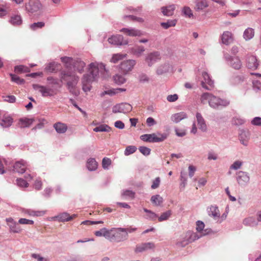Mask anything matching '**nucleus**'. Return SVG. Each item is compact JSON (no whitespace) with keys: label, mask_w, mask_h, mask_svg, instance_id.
<instances>
[{"label":"nucleus","mask_w":261,"mask_h":261,"mask_svg":"<svg viewBox=\"0 0 261 261\" xmlns=\"http://www.w3.org/2000/svg\"><path fill=\"white\" fill-rule=\"evenodd\" d=\"M89 71L90 74H84L82 79V89L85 92L90 91L92 87L91 83L95 79L98 72L106 71L105 65L96 62L91 63L89 65Z\"/></svg>","instance_id":"1"},{"label":"nucleus","mask_w":261,"mask_h":261,"mask_svg":"<svg viewBox=\"0 0 261 261\" xmlns=\"http://www.w3.org/2000/svg\"><path fill=\"white\" fill-rule=\"evenodd\" d=\"M200 101L203 104L208 102L209 105L213 108H217L219 106H227L229 103L228 101L220 99L207 92L203 93L201 96Z\"/></svg>","instance_id":"2"},{"label":"nucleus","mask_w":261,"mask_h":261,"mask_svg":"<svg viewBox=\"0 0 261 261\" xmlns=\"http://www.w3.org/2000/svg\"><path fill=\"white\" fill-rule=\"evenodd\" d=\"M106 234V239L111 241L120 242L127 239L128 234L125 228L112 229Z\"/></svg>","instance_id":"3"},{"label":"nucleus","mask_w":261,"mask_h":261,"mask_svg":"<svg viewBox=\"0 0 261 261\" xmlns=\"http://www.w3.org/2000/svg\"><path fill=\"white\" fill-rule=\"evenodd\" d=\"M201 236L191 231L186 232L182 236L181 241L177 243L179 246L184 247L195 240L198 239Z\"/></svg>","instance_id":"4"},{"label":"nucleus","mask_w":261,"mask_h":261,"mask_svg":"<svg viewBox=\"0 0 261 261\" xmlns=\"http://www.w3.org/2000/svg\"><path fill=\"white\" fill-rule=\"evenodd\" d=\"M167 137L166 134H145L141 136L140 138L145 142H159L165 140Z\"/></svg>","instance_id":"5"},{"label":"nucleus","mask_w":261,"mask_h":261,"mask_svg":"<svg viewBox=\"0 0 261 261\" xmlns=\"http://www.w3.org/2000/svg\"><path fill=\"white\" fill-rule=\"evenodd\" d=\"M42 8V5L39 0H29L25 3V10L29 13L40 12Z\"/></svg>","instance_id":"6"},{"label":"nucleus","mask_w":261,"mask_h":261,"mask_svg":"<svg viewBox=\"0 0 261 261\" xmlns=\"http://www.w3.org/2000/svg\"><path fill=\"white\" fill-rule=\"evenodd\" d=\"M62 80L67 81V84L69 87H73L77 83L79 78L74 74L69 71H62L61 72Z\"/></svg>","instance_id":"7"},{"label":"nucleus","mask_w":261,"mask_h":261,"mask_svg":"<svg viewBox=\"0 0 261 261\" xmlns=\"http://www.w3.org/2000/svg\"><path fill=\"white\" fill-rule=\"evenodd\" d=\"M136 63L135 60H127L121 62L119 68L124 74H126L132 70Z\"/></svg>","instance_id":"8"},{"label":"nucleus","mask_w":261,"mask_h":261,"mask_svg":"<svg viewBox=\"0 0 261 261\" xmlns=\"http://www.w3.org/2000/svg\"><path fill=\"white\" fill-rule=\"evenodd\" d=\"M132 110V106L127 103H122L120 104H117L114 106L112 109V112L114 113H127L130 112Z\"/></svg>","instance_id":"9"},{"label":"nucleus","mask_w":261,"mask_h":261,"mask_svg":"<svg viewBox=\"0 0 261 261\" xmlns=\"http://www.w3.org/2000/svg\"><path fill=\"white\" fill-rule=\"evenodd\" d=\"M225 58L232 68L237 70L240 69L241 68L242 64L239 57H231L227 54L225 55Z\"/></svg>","instance_id":"10"},{"label":"nucleus","mask_w":261,"mask_h":261,"mask_svg":"<svg viewBox=\"0 0 261 261\" xmlns=\"http://www.w3.org/2000/svg\"><path fill=\"white\" fill-rule=\"evenodd\" d=\"M202 75L203 77V80L201 82L202 87L207 90H212L214 87V82L206 72H203Z\"/></svg>","instance_id":"11"},{"label":"nucleus","mask_w":261,"mask_h":261,"mask_svg":"<svg viewBox=\"0 0 261 261\" xmlns=\"http://www.w3.org/2000/svg\"><path fill=\"white\" fill-rule=\"evenodd\" d=\"M109 43L115 45H125L128 43L127 40H124L123 37L121 35H113L108 39Z\"/></svg>","instance_id":"12"},{"label":"nucleus","mask_w":261,"mask_h":261,"mask_svg":"<svg viewBox=\"0 0 261 261\" xmlns=\"http://www.w3.org/2000/svg\"><path fill=\"white\" fill-rule=\"evenodd\" d=\"M161 58L160 54L158 51H154L150 53L146 56L145 61L148 64V66H150L159 61Z\"/></svg>","instance_id":"13"},{"label":"nucleus","mask_w":261,"mask_h":261,"mask_svg":"<svg viewBox=\"0 0 261 261\" xmlns=\"http://www.w3.org/2000/svg\"><path fill=\"white\" fill-rule=\"evenodd\" d=\"M13 170L14 172L22 174L27 169V162L23 160L16 162L13 165Z\"/></svg>","instance_id":"14"},{"label":"nucleus","mask_w":261,"mask_h":261,"mask_svg":"<svg viewBox=\"0 0 261 261\" xmlns=\"http://www.w3.org/2000/svg\"><path fill=\"white\" fill-rule=\"evenodd\" d=\"M155 247V245L153 242H148L142 243L138 245L135 249L136 252H142L147 251L149 249H153Z\"/></svg>","instance_id":"15"},{"label":"nucleus","mask_w":261,"mask_h":261,"mask_svg":"<svg viewBox=\"0 0 261 261\" xmlns=\"http://www.w3.org/2000/svg\"><path fill=\"white\" fill-rule=\"evenodd\" d=\"M33 87L35 89L38 90L43 96H52L54 94L53 90L50 88L38 85H34Z\"/></svg>","instance_id":"16"},{"label":"nucleus","mask_w":261,"mask_h":261,"mask_svg":"<svg viewBox=\"0 0 261 261\" xmlns=\"http://www.w3.org/2000/svg\"><path fill=\"white\" fill-rule=\"evenodd\" d=\"M249 176L247 173L243 171H239L237 174V179L239 184L244 185L249 181Z\"/></svg>","instance_id":"17"},{"label":"nucleus","mask_w":261,"mask_h":261,"mask_svg":"<svg viewBox=\"0 0 261 261\" xmlns=\"http://www.w3.org/2000/svg\"><path fill=\"white\" fill-rule=\"evenodd\" d=\"M76 217V215L75 214L70 216L67 213H63L56 216L55 218L60 222H67L71 221Z\"/></svg>","instance_id":"18"},{"label":"nucleus","mask_w":261,"mask_h":261,"mask_svg":"<svg viewBox=\"0 0 261 261\" xmlns=\"http://www.w3.org/2000/svg\"><path fill=\"white\" fill-rule=\"evenodd\" d=\"M196 117L199 128L202 132L206 131L207 129L206 124L201 114L200 113L197 112L196 114Z\"/></svg>","instance_id":"19"},{"label":"nucleus","mask_w":261,"mask_h":261,"mask_svg":"<svg viewBox=\"0 0 261 261\" xmlns=\"http://www.w3.org/2000/svg\"><path fill=\"white\" fill-rule=\"evenodd\" d=\"M222 42L223 44L228 45L232 43L233 40L232 34L229 31H226L223 33L221 36Z\"/></svg>","instance_id":"20"},{"label":"nucleus","mask_w":261,"mask_h":261,"mask_svg":"<svg viewBox=\"0 0 261 261\" xmlns=\"http://www.w3.org/2000/svg\"><path fill=\"white\" fill-rule=\"evenodd\" d=\"M175 9V6L174 5H171L166 7H162L161 8V11L164 15L170 16L174 14Z\"/></svg>","instance_id":"21"},{"label":"nucleus","mask_w":261,"mask_h":261,"mask_svg":"<svg viewBox=\"0 0 261 261\" xmlns=\"http://www.w3.org/2000/svg\"><path fill=\"white\" fill-rule=\"evenodd\" d=\"M120 32H123L129 36L133 37L140 36L142 35L140 31L133 29H129L123 28L120 30Z\"/></svg>","instance_id":"22"},{"label":"nucleus","mask_w":261,"mask_h":261,"mask_svg":"<svg viewBox=\"0 0 261 261\" xmlns=\"http://www.w3.org/2000/svg\"><path fill=\"white\" fill-rule=\"evenodd\" d=\"M258 66V63L255 56H250L248 58L247 66L251 69H256Z\"/></svg>","instance_id":"23"},{"label":"nucleus","mask_w":261,"mask_h":261,"mask_svg":"<svg viewBox=\"0 0 261 261\" xmlns=\"http://www.w3.org/2000/svg\"><path fill=\"white\" fill-rule=\"evenodd\" d=\"M34 119H29L27 118H21L18 122V126L20 128L29 127L34 122Z\"/></svg>","instance_id":"24"},{"label":"nucleus","mask_w":261,"mask_h":261,"mask_svg":"<svg viewBox=\"0 0 261 261\" xmlns=\"http://www.w3.org/2000/svg\"><path fill=\"white\" fill-rule=\"evenodd\" d=\"M54 128L59 134L65 133L67 130V126L66 124L62 122H57L54 124Z\"/></svg>","instance_id":"25"},{"label":"nucleus","mask_w":261,"mask_h":261,"mask_svg":"<svg viewBox=\"0 0 261 261\" xmlns=\"http://www.w3.org/2000/svg\"><path fill=\"white\" fill-rule=\"evenodd\" d=\"M187 117V115L186 113L184 112H181L172 115L171 117V119L173 122L178 123Z\"/></svg>","instance_id":"26"},{"label":"nucleus","mask_w":261,"mask_h":261,"mask_svg":"<svg viewBox=\"0 0 261 261\" xmlns=\"http://www.w3.org/2000/svg\"><path fill=\"white\" fill-rule=\"evenodd\" d=\"M13 123V119L10 116H4L2 119L0 124L4 127L10 126Z\"/></svg>","instance_id":"27"},{"label":"nucleus","mask_w":261,"mask_h":261,"mask_svg":"<svg viewBox=\"0 0 261 261\" xmlns=\"http://www.w3.org/2000/svg\"><path fill=\"white\" fill-rule=\"evenodd\" d=\"M240 141L242 144L245 146L248 145V141L249 139V134L248 132H243L240 135Z\"/></svg>","instance_id":"28"},{"label":"nucleus","mask_w":261,"mask_h":261,"mask_svg":"<svg viewBox=\"0 0 261 261\" xmlns=\"http://www.w3.org/2000/svg\"><path fill=\"white\" fill-rule=\"evenodd\" d=\"M204 227V224L201 221H198L196 222V230L200 232V236H204L208 233V232H206V230H203Z\"/></svg>","instance_id":"29"},{"label":"nucleus","mask_w":261,"mask_h":261,"mask_svg":"<svg viewBox=\"0 0 261 261\" xmlns=\"http://www.w3.org/2000/svg\"><path fill=\"white\" fill-rule=\"evenodd\" d=\"M74 68L80 73L83 71L84 68L85 67V63L81 60H76L74 62Z\"/></svg>","instance_id":"30"},{"label":"nucleus","mask_w":261,"mask_h":261,"mask_svg":"<svg viewBox=\"0 0 261 261\" xmlns=\"http://www.w3.org/2000/svg\"><path fill=\"white\" fill-rule=\"evenodd\" d=\"M208 6L207 0H197L196 4V9L198 10H202Z\"/></svg>","instance_id":"31"},{"label":"nucleus","mask_w":261,"mask_h":261,"mask_svg":"<svg viewBox=\"0 0 261 261\" xmlns=\"http://www.w3.org/2000/svg\"><path fill=\"white\" fill-rule=\"evenodd\" d=\"M254 35V30L252 28H248L246 29L243 34V36L244 39L246 40H248L251 39L253 37Z\"/></svg>","instance_id":"32"},{"label":"nucleus","mask_w":261,"mask_h":261,"mask_svg":"<svg viewBox=\"0 0 261 261\" xmlns=\"http://www.w3.org/2000/svg\"><path fill=\"white\" fill-rule=\"evenodd\" d=\"M87 167L90 171H93L97 168V163L94 159H89L87 162Z\"/></svg>","instance_id":"33"},{"label":"nucleus","mask_w":261,"mask_h":261,"mask_svg":"<svg viewBox=\"0 0 261 261\" xmlns=\"http://www.w3.org/2000/svg\"><path fill=\"white\" fill-rule=\"evenodd\" d=\"M143 211L147 213V215L145 216L146 219H149L152 221H155L156 220L158 215L155 213L146 208H144Z\"/></svg>","instance_id":"34"},{"label":"nucleus","mask_w":261,"mask_h":261,"mask_svg":"<svg viewBox=\"0 0 261 261\" xmlns=\"http://www.w3.org/2000/svg\"><path fill=\"white\" fill-rule=\"evenodd\" d=\"M150 200L156 206L160 205L163 202V199L160 195L152 196Z\"/></svg>","instance_id":"35"},{"label":"nucleus","mask_w":261,"mask_h":261,"mask_svg":"<svg viewBox=\"0 0 261 261\" xmlns=\"http://www.w3.org/2000/svg\"><path fill=\"white\" fill-rule=\"evenodd\" d=\"M111 130V127L107 124H100L93 129L95 132H109Z\"/></svg>","instance_id":"36"},{"label":"nucleus","mask_w":261,"mask_h":261,"mask_svg":"<svg viewBox=\"0 0 261 261\" xmlns=\"http://www.w3.org/2000/svg\"><path fill=\"white\" fill-rule=\"evenodd\" d=\"M14 71L17 73H27L30 71V68L24 65L16 66L14 68Z\"/></svg>","instance_id":"37"},{"label":"nucleus","mask_w":261,"mask_h":261,"mask_svg":"<svg viewBox=\"0 0 261 261\" xmlns=\"http://www.w3.org/2000/svg\"><path fill=\"white\" fill-rule=\"evenodd\" d=\"M22 20L20 15L12 16L10 19V22L14 25H19L22 23Z\"/></svg>","instance_id":"38"},{"label":"nucleus","mask_w":261,"mask_h":261,"mask_svg":"<svg viewBox=\"0 0 261 261\" xmlns=\"http://www.w3.org/2000/svg\"><path fill=\"white\" fill-rule=\"evenodd\" d=\"M114 82L118 85H121L125 83L126 79L124 76L119 74H116L113 76Z\"/></svg>","instance_id":"39"},{"label":"nucleus","mask_w":261,"mask_h":261,"mask_svg":"<svg viewBox=\"0 0 261 261\" xmlns=\"http://www.w3.org/2000/svg\"><path fill=\"white\" fill-rule=\"evenodd\" d=\"M126 57V54H114L110 60V62L116 63L119 61L122 60Z\"/></svg>","instance_id":"40"},{"label":"nucleus","mask_w":261,"mask_h":261,"mask_svg":"<svg viewBox=\"0 0 261 261\" xmlns=\"http://www.w3.org/2000/svg\"><path fill=\"white\" fill-rule=\"evenodd\" d=\"M144 50L145 49L143 46H135L132 48V53L138 57L140 56Z\"/></svg>","instance_id":"41"},{"label":"nucleus","mask_w":261,"mask_h":261,"mask_svg":"<svg viewBox=\"0 0 261 261\" xmlns=\"http://www.w3.org/2000/svg\"><path fill=\"white\" fill-rule=\"evenodd\" d=\"M209 214L214 218H219L220 216V212L218 208L216 206H211L210 207Z\"/></svg>","instance_id":"42"},{"label":"nucleus","mask_w":261,"mask_h":261,"mask_svg":"<svg viewBox=\"0 0 261 261\" xmlns=\"http://www.w3.org/2000/svg\"><path fill=\"white\" fill-rule=\"evenodd\" d=\"M177 22V20L176 19L171 20H168L166 22H162L161 23V26L165 29H167L170 27H174Z\"/></svg>","instance_id":"43"},{"label":"nucleus","mask_w":261,"mask_h":261,"mask_svg":"<svg viewBox=\"0 0 261 261\" xmlns=\"http://www.w3.org/2000/svg\"><path fill=\"white\" fill-rule=\"evenodd\" d=\"M61 59L62 62L65 64V65L67 68H70V65L72 63L74 64L73 60L71 58L64 57L61 58Z\"/></svg>","instance_id":"44"},{"label":"nucleus","mask_w":261,"mask_h":261,"mask_svg":"<svg viewBox=\"0 0 261 261\" xmlns=\"http://www.w3.org/2000/svg\"><path fill=\"white\" fill-rule=\"evenodd\" d=\"M137 150V147L135 146H128L126 147L124 151V154L125 155H129L133 154Z\"/></svg>","instance_id":"45"},{"label":"nucleus","mask_w":261,"mask_h":261,"mask_svg":"<svg viewBox=\"0 0 261 261\" xmlns=\"http://www.w3.org/2000/svg\"><path fill=\"white\" fill-rule=\"evenodd\" d=\"M11 231L14 233H19L21 231L20 226L15 222L13 224H9Z\"/></svg>","instance_id":"46"},{"label":"nucleus","mask_w":261,"mask_h":261,"mask_svg":"<svg viewBox=\"0 0 261 261\" xmlns=\"http://www.w3.org/2000/svg\"><path fill=\"white\" fill-rule=\"evenodd\" d=\"M171 215V211H168L165 213L162 214V215L158 218V220L160 222H162L167 220Z\"/></svg>","instance_id":"47"},{"label":"nucleus","mask_w":261,"mask_h":261,"mask_svg":"<svg viewBox=\"0 0 261 261\" xmlns=\"http://www.w3.org/2000/svg\"><path fill=\"white\" fill-rule=\"evenodd\" d=\"M45 23L43 22H35L30 25V28L33 31H35L38 29H41L44 27Z\"/></svg>","instance_id":"48"},{"label":"nucleus","mask_w":261,"mask_h":261,"mask_svg":"<svg viewBox=\"0 0 261 261\" xmlns=\"http://www.w3.org/2000/svg\"><path fill=\"white\" fill-rule=\"evenodd\" d=\"M10 75L11 77V80L17 84H22L24 82L23 79H20L19 76L15 74H10Z\"/></svg>","instance_id":"49"},{"label":"nucleus","mask_w":261,"mask_h":261,"mask_svg":"<svg viewBox=\"0 0 261 261\" xmlns=\"http://www.w3.org/2000/svg\"><path fill=\"white\" fill-rule=\"evenodd\" d=\"M242 164V162L240 161H236L231 165L230 169L237 170L240 169Z\"/></svg>","instance_id":"50"},{"label":"nucleus","mask_w":261,"mask_h":261,"mask_svg":"<svg viewBox=\"0 0 261 261\" xmlns=\"http://www.w3.org/2000/svg\"><path fill=\"white\" fill-rule=\"evenodd\" d=\"M139 150L141 153L144 155H148L150 154L151 150L146 147L141 146L139 148Z\"/></svg>","instance_id":"51"},{"label":"nucleus","mask_w":261,"mask_h":261,"mask_svg":"<svg viewBox=\"0 0 261 261\" xmlns=\"http://www.w3.org/2000/svg\"><path fill=\"white\" fill-rule=\"evenodd\" d=\"M3 98H4V100L5 101L10 103H14L16 100V98L14 95L4 96H3Z\"/></svg>","instance_id":"52"},{"label":"nucleus","mask_w":261,"mask_h":261,"mask_svg":"<svg viewBox=\"0 0 261 261\" xmlns=\"http://www.w3.org/2000/svg\"><path fill=\"white\" fill-rule=\"evenodd\" d=\"M109 230H107L106 228H102L99 231H96L95 232L94 234L96 236L101 237L103 236L106 238V234H107V232Z\"/></svg>","instance_id":"53"},{"label":"nucleus","mask_w":261,"mask_h":261,"mask_svg":"<svg viewBox=\"0 0 261 261\" xmlns=\"http://www.w3.org/2000/svg\"><path fill=\"white\" fill-rule=\"evenodd\" d=\"M182 11L186 16H188L189 18H191L192 16H193L192 11L189 7H185L183 8Z\"/></svg>","instance_id":"54"},{"label":"nucleus","mask_w":261,"mask_h":261,"mask_svg":"<svg viewBox=\"0 0 261 261\" xmlns=\"http://www.w3.org/2000/svg\"><path fill=\"white\" fill-rule=\"evenodd\" d=\"M176 135L178 137H184L186 135V130L185 129H180L178 128H175Z\"/></svg>","instance_id":"55"},{"label":"nucleus","mask_w":261,"mask_h":261,"mask_svg":"<svg viewBox=\"0 0 261 261\" xmlns=\"http://www.w3.org/2000/svg\"><path fill=\"white\" fill-rule=\"evenodd\" d=\"M111 160L108 158H104L102 161V165L104 169L108 168V167L111 165Z\"/></svg>","instance_id":"56"},{"label":"nucleus","mask_w":261,"mask_h":261,"mask_svg":"<svg viewBox=\"0 0 261 261\" xmlns=\"http://www.w3.org/2000/svg\"><path fill=\"white\" fill-rule=\"evenodd\" d=\"M17 184L21 187H28L29 184L23 179L19 178L17 179Z\"/></svg>","instance_id":"57"},{"label":"nucleus","mask_w":261,"mask_h":261,"mask_svg":"<svg viewBox=\"0 0 261 261\" xmlns=\"http://www.w3.org/2000/svg\"><path fill=\"white\" fill-rule=\"evenodd\" d=\"M245 120L239 117H234L232 119V123L235 125H242L244 124Z\"/></svg>","instance_id":"58"},{"label":"nucleus","mask_w":261,"mask_h":261,"mask_svg":"<svg viewBox=\"0 0 261 261\" xmlns=\"http://www.w3.org/2000/svg\"><path fill=\"white\" fill-rule=\"evenodd\" d=\"M18 223L20 224H30L33 225L34 224V221L31 220L27 219L25 218H20Z\"/></svg>","instance_id":"59"},{"label":"nucleus","mask_w":261,"mask_h":261,"mask_svg":"<svg viewBox=\"0 0 261 261\" xmlns=\"http://www.w3.org/2000/svg\"><path fill=\"white\" fill-rule=\"evenodd\" d=\"M244 223L246 225H252L255 223V221L253 217H248L245 219L244 221Z\"/></svg>","instance_id":"60"},{"label":"nucleus","mask_w":261,"mask_h":261,"mask_svg":"<svg viewBox=\"0 0 261 261\" xmlns=\"http://www.w3.org/2000/svg\"><path fill=\"white\" fill-rule=\"evenodd\" d=\"M135 193L132 191L130 190H126L123 192L122 195L124 196H126L130 197L131 198H134L135 197Z\"/></svg>","instance_id":"61"},{"label":"nucleus","mask_w":261,"mask_h":261,"mask_svg":"<svg viewBox=\"0 0 261 261\" xmlns=\"http://www.w3.org/2000/svg\"><path fill=\"white\" fill-rule=\"evenodd\" d=\"M178 98V96L176 94L169 95L167 97V100L169 102H174Z\"/></svg>","instance_id":"62"},{"label":"nucleus","mask_w":261,"mask_h":261,"mask_svg":"<svg viewBox=\"0 0 261 261\" xmlns=\"http://www.w3.org/2000/svg\"><path fill=\"white\" fill-rule=\"evenodd\" d=\"M160 184V177H156L152 182V184L151 185V188L153 189H155L158 188Z\"/></svg>","instance_id":"63"},{"label":"nucleus","mask_w":261,"mask_h":261,"mask_svg":"<svg viewBox=\"0 0 261 261\" xmlns=\"http://www.w3.org/2000/svg\"><path fill=\"white\" fill-rule=\"evenodd\" d=\"M251 124L254 125L260 126L261 125V118L256 117L253 118L251 121Z\"/></svg>","instance_id":"64"}]
</instances>
